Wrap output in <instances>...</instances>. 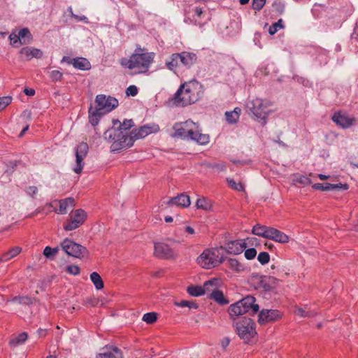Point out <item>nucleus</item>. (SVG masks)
Segmentation results:
<instances>
[{"label": "nucleus", "mask_w": 358, "mask_h": 358, "mask_svg": "<svg viewBox=\"0 0 358 358\" xmlns=\"http://www.w3.org/2000/svg\"><path fill=\"white\" fill-rule=\"evenodd\" d=\"M271 228L265 225L257 224L253 227L252 232L256 236L268 239Z\"/></svg>", "instance_id": "28"}, {"label": "nucleus", "mask_w": 358, "mask_h": 358, "mask_svg": "<svg viewBox=\"0 0 358 358\" xmlns=\"http://www.w3.org/2000/svg\"><path fill=\"white\" fill-rule=\"evenodd\" d=\"M208 296L222 305L227 304L228 303V301L224 299L222 292L218 289L215 292L210 293V295Z\"/></svg>", "instance_id": "38"}, {"label": "nucleus", "mask_w": 358, "mask_h": 358, "mask_svg": "<svg viewBox=\"0 0 358 358\" xmlns=\"http://www.w3.org/2000/svg\"><path fill=\"white\" fill-rule=\"evenodd\" d=\"M155 53L137 47L129 59H121L120 64L131 71V74L145 73L154 61Z\"/></svg>", "instance_id": "1"}, {"label": "nucleus", "mask_w": 358, "mask_h": 358, "mask_svg": "<svg viewBox=\"0 0 358 358\" xmlns=\"http://www.w3.org/2000/svg\"><path fill=\"white\" fill-rule=\"evenodd\" d=\"M229 343L230 340L229 338L227 337L222 338L220 341L221 346L224 349H225L229 345Z\"/></svg>", "instance_id": "61"}, {"label": "nucleus", "mask_w": 358, "mask_h": 358, "mask_svg": "<svg viewBox=\"0 0 358 358\" xmlns=\"http://www.w3.org/2000/svg\"><path fill=\"white\" fill-rule=\"evenodd\" d=\"M273 7L275 11L280 14H282L285 10V3L281 0H275L273 3Z\"/></svg>", "instance_id": "50"}, {"label": "nucleus", "mask_w": 358, "mask_h": 358, "mask_svg": "<svg viewBox=\"0 0 358 358\" xmlns=\"http://www.w3.org/2000/svg\"><path fill=\"white\" fill-rule=\"evenodd\" d=\"M196 206L198 209L209 210L212 207L211 201L205 197L197 199Z\"/></svg>", "instance_id": "37"}, {"label": "nucleus", "mask_w": 358, "mask_h": 358, "mask_svg": "<svg viewBox=\"0 0 358 358\" xmlns=\"http://www.w3.org/2000/svg\"><path fill=\"white\" fill-rule=\"evenodd\" d=\"M103 115V114H102V113H97L96 110L93 112L92 114H91V124L93 126L96 125L98 124L101 117Z\"/></svg>", "instance_id": "55"}, {"label": "nucleus", "mask_w": 358, "mask_h": 358, "mask_svg": "<svg viewBox=\"0 0 358 358\" xmlns=\"http://www.w3.org/2000/svg\"><path fill=\"white\" fill-rule=\"evenodd\" d=\"M97 113L106 114L118 106V101L114 97L106 96L104 94H99L96 98Z\"/></svg>", "instance_id": "7"}, {"label": "nucleus", "mask_w": 358, "mask_h": 358, "mask_svg": "<svg viewBox=\"0 0 358 358\" xmlns=\"http://www.w3.org/2000/svg\"><path fill=\"white\" fill-rule=\"evenodd\" d=\"M257 259L260 264L264 265L269 262L270 256L266 252H262L258 255Z\"/></svg>", "instance_id": "51"}, {"label": "nucleus", "mask_w": 358, "mask_h": 358, "mask_svg": "<svg viewBox=\"0 0 358 358\" xmlns=\"http://www.w3.org/2000/svg\"><path fill=\"white\" fill-rule=\"evenodd\" d=\"M59 250V249L58 247L52 248L51 247L46 246L43 250V254L46 258L52 259L55 257V255L58 253Z\"/></svg>", "instance_id": "42"}, {"label": "nucleus", "mask_w": 358, "mask_h": 358, "mask_svg": "<svg viewBox=\"0 0 358 358\" xmlns=\"http://www.w3.org/2000/svg\"><path fill=\"white\" fill-rule=\"evenodd\" d=\"M34 301H36V299H32L28 296H16L12 298L10 300H8L7 303L13 302L20 305L30 306L33 303Z\"/></svg>", "instance_id": "29"}, {"label": "nucleus", "mask_w": 358, "mask_h": 358, "mask_svg": "<svg viewBox=\"0 0 358 358\" xmlns=\"http://www.w3.org/2000/svg\"><path fill=\"white\" fill-rule=\"evenodd\" d=\"M50 77L52 81L60 80L62 78V73L57 70H54L50 72Z\"/></svg>", "instance_id": "56"}, {"label": "nucleus", "mask_w": 358, "mask_h": 358, "mask_svg": "<svg viewBox=\"0 0 358 358\" xmlns=\"http://www.w3.org/2000/svg\"><path fill=\"white\" fill-rule=\"evenodd\" d=\"M96 358H122L121 351L117 348H104Z\"/></svg>", "instance_id": "22"}, {"label": "nucleus", "mask_w": 358, "mask_h": 358, "mask_svg": "<svg viewBox=\"0 0 358 358\" xmlns=\"http://www.w3.org/2000/svg\"><path fill=\"white\" fill-rule=\"evenodd\" d=\"M240 301L231 304L229 308V314L232 320H236L239 315L246 313Z\"/></svg>", "instance_id": "23"}, {"label": "nucleus", "mask_w": 358, "mask_h": 358, "mask_svg": "<svg viewBox=\"0 0 358 358\" xmlns=\"http://www.w3.org/2000/svg\"><path fill=\"white\" fill-rule=\"evenodd\" d=\"M28 335L25 332H22L20 334L17 336H16L15 338L10 340V344L12 345H17L19 344H22L24 342L26 341L27 339Z\"/></svg>", "instance_id": "43"}, {"label": "nucleus", "mask_w": 358, "mask_h": 358, "mask_svg": "<svg viewBox=\"0 0 358 358\" xmlns=\"http://www.w3.org/2000/svg\"><path fill=\"white\" fill-rule=\"evenodd\" d=\"M72 60H73V59H71L69 57L64 56L62 59V62H67L69 64H72Z\"/></svg>", "instance_id": "64"}, {"label": "nucleus", "mask_w": 358, "mask_h": 358, "mask_svg": "<svg viewBox=\"0 0 358 358\" xmlns=\"http://www.w3.org/2000/svg\"><path fill=\"white\" fill-rule=\"evenodd\" d=\"M21 252V248L15 247L3 253L0 257V262H6L17 256Z\"/></svg>", "instance_id": "34"}, {"label": "nucleus", "mask_w": 358, "mask_h": 358, "mask_svg": "<svg viewBox=\"0 0 358 358\" xmlns=\"http://www.w3.org/2000/svg\"><path fill=\"white\" fill-rule=\"evenodd\" d=\"M220 280L217 278H212L206 281L203 285L204 294H209L215 292L219 287Z\"/></svg>", "instance_id": "27"}, {"label": "nucleus", "mask_w": 358, "mask_h": 358, "mask_svg": "<svg viewBox=\"0 0 358 358\" xmlns=\"http://www.w3.org/2000/svg\"><path fill=\"white\" fill-rule=\"evenodd\" d=\"M87 217V214L82 209H78L72 215L69 221L64 225V229L66 231H72L80 226Z\"/></svg>", "instance_id": "11"}, {"label": "nucleus", "mask_w": 358, "mask_h": 358, "mask_svg": "<svg viewBox=\"0 0 358 358\" xmlns=\"http://www.w3.org/2000/svg\"><path fill=\"white\" fill-rule=\"evenodd\" d=\"M242 303L243 308L246 313H250V314H255L259 311V305L255 303V298L251 295H248L245 298L239 300Z\"/></svg>", "instance_id": "17"}, {"label": "nucleus", "mask_w": 358, "mask_h": 358, "mask_svg": "<svg viewBox=\"0 0 358 358\" xmlns=\"http://www.w3.org/2000/svg\"><path fill=\"white\" fill-rule=\"evenodd\" d=\"M180 62L179 53L172 54L170 60L166 62V66L171 71H175Z\"/></svg>", "instance_id": "32"}, {"label": "nucleus", "mask_w": 358, "mask_h": 358, "mask_svg": "<svg viewBox=\"0 0 358 358\" xmlns=\"http://www.w3.org/2000/svg\"><path fill=\"white\" fill-rule=\"evenodd\" d=\"M282 28H283L282 20L280 19L278 22H275L269 27L268 33L271 35H273L278 31V29H282Z\"/></svg>", "instance_id": "49"}, {"label": "nucleus", "mask_w": 358, "mask_h": 358, "mask_svg": "<svg viewBox=\"0 0 358 358\" xmlns=\"http://www.w3.org/2000/svg\"><path fill=\"white\" fill-rule=\"evenodd\" d=\"M266 3V0H252V8L255 10L259 11L262 9Z\"/></svg>", "instance_id": "52"}, {"label": "nucleus", "mask_w": 358, "mask_h": 358, "mask_svg": "<svg viewBox=\"0 0 358 358\" xmlns=\"http://www.w3.org/2000/svg\"><path fill=\"white\" fill-rule=\"evenodd\" d=\"M155 255L161 259H169L174 256V252L167 244L156 243L155 244Z\"/></svg>", "instance_id": "16"}, {"label": "nucleus", "mask_w": 358, "mask_h": 358, "mask_svg": "<svg viewBox=\"0 0 358 358\" xmlns=\"http://www.w3.org/2000/svg\"><path fill=\"white\" fill-rule=\"evenodd\" d=\"M294 313L300 317H310L314 316L316 313L310 311H306L303 308L297 307L294 310Z\"/></svg>", "instance_id": "48"}, {"label": "nucleus", "mask_w": 358, "mask_h": 358, "mask_svg": "<svg viewBox=\"0 0 358 358\" xmlns=\"http://www.w3.org/2000/svg\"><path fill=\"white\" fill-rule=\"evenodd\" d=\"M279 282V280L274 277H266L263 280H262V283L263 287L266 290H271L275 288Z\"/></svg>", "instance_id": "31"}, {"label": "nucleus", "mask_w": 358, "mask_h": 358, "mask_svg": "<svg viewBox=\"0 0 358 358\" xmlns=\"http://www.w3.org/2000/svg\"><path fill=\"white\" fill-rule=\"evenodd\" d=\"M38 192V188L36 186H29L27 189V193L34 197V196Z\"/></svg>", "instance_id": "60"}, {"label": "nucleus", "mask_w": 358, "mask_h": 358, "mask_svg": "<svg viewBox=\"0 0 358 358\" xmlns=\"http://www.w3.org/2000/svg\"><path fill=\"white\" fill-rule=\"evenodd\" d=\"M227 182L229 187L234 190L244 191V187L241 182H236L233 178H227Z\"/></svg>", "instance_id": "47"}, {"label": "nucleus", "mask_w": 358, "mask_h": 358, "mask_svg": "<svg viewBox=\"0 0 358 358\" xmlns=\"http://www.w3.org/2000/svg\"><path fill=\"white\" fill-rule=\"evenodd\" d=\"M18 35L20 36V41L26 40V41H29V43L32 40L31 34L27 28H23L20 30Z\"/></svg>", "instance_id": "44"}, {"label": "nucleus", "mask_w": 358, "mask_h": 358, "mask_svg": "<svg viewBox=\"0 0 358 358\" xmlns=\"http://www.w3.org/2000/svg\"><path fill=\"white\" fill-rule=\"evenodd\" d=\"M59 208L57 211L59 214H66L69 209H72L75 206V200L72 197L58 201Z\"/></svg>", "instance_id": "26"}, {"label": "nucleus", "mask_w": 358, "mask_h": 358, "mask_svg": "<svg viewBox=\"0 0 358 358\" xmlns=\"http://www.w3.org/2000/svg\"><path fill=\"white\" fill-rule=\"evenodd\" d=\"M187 292L192 296H199L204 294L203 286L191 285L187 287Z\"/></svg>", "instance_id": "39"}, {"label": "nucleus", "mask_w": 358, "mask_h": 358, "mask_svg": "<svg viewBox=\"0 0 358 358\" xmlns=\"http://www.w3.org/2000/svg\"><path fill=\"white\" fill-rule=\"evenodd\" d=\"M233 326L240 338L245 343H248L257 335L255 323L249 317L241 318L234 322Z\"/></svg>", "instance_id": "6"}, {"label": "nucleus", "mask_w": 358, "mask_h": 358, "mask_svg": "<svg viewBox=\"0 0 358 358\" xmlns=\"http://www.w3.org/2000/svg\"><path fill=\"white\" fill-rule=\"evenodd\" d=\"M180 62H181L185 66L189 68L196 62V55L194 53L188 52H182L179 53Z\"/></svg>", "instance_id": "24"}, {"label": "nucleus", "mask_w": 358, "mask_h": 358, "mask_svg": "<svg viewBox=\"0 0 358 358\" xmlns=\"http://www.w3.org/2000/svg\"><path fill=\"white\" fill-rule=\"evenodd\" d=\"M229 267L236 271L240 272L244 270V265L241 263L238 259L234 258H229L227 259Z\"/></svg>", "instance_id": "35"}, {"label": "nucleus", "mask_w": 358, "mask_h": 358, "mask_svg": "<svg viewBox=\"0 0 358 358\" xmlns=\"http://www.w3.org/2000/svg\"><path fill=\"white\" fill-rule=\"evenodd\" d=\"M91 282L93 283L96 290H101L104 287L101 277L96 272L91 273Z\"/></svg>", "instance_id": "33"}, {"label": "nucleus", "mask_w": 358, "mask_h": 358, "mask_svg": "<svg viewBox=\"0 0 358 358\" xmlns=\"http://www.w3.org/2000/svg\"><path fill=\"white\" fill-rule=\"evenodd\" d=\"M194 128H195V123L191 120H187L184 122L176 123L173 126L175 132L172 136L189 139L191 135L194 134Z\"/></svg>", "instance_id": "9"}, {"label": "nucleus", "mask_w": 358, "mask_h": 358, "mask_svg": "<svg viewBox=\"0 0 358 358\" xmlns=\"http://www.w3.org/2000/svg\"><path fill=\"white\" fill-rule=\"evenodd\" d=\"M132 126L133 122L131 120H124L122 124L120 123V126L117 129H122L125 133H129L128 129H129Z\"/></svg>", "instance_id": "54"}, {"label": "nucleus", "mask_w": 358, "mask_h": 358, "mask_svg": "<svg viewBox=\"0 0 358 358\" xmlns=\"http://www.w3.org/2000/svg\"><path fill=\"white\" fill-rule=\"evenodd\" d=\"M130 137V134L113 127L104 132V138L110 143V150L113 152L132 146V138Z\"/></svg>", "instance_id": "3"}, {"label": "nucleus", "mask_w": 358, "mask_h": 358, "mask_svg": "<svg viewBox=\"0 0 358 358\" xmlns=\"http://www.w3.org/2000/svg\"><path fill=\"white\" fill-rule=\"evenodd\" d=\"M62 249L69 255L81 258L86 252L87 250L85 247L78 244L73 241L66 238L60 243Z\"/></svg>", "instance_id": "8"}, {"label": "nucleus", "mask_w": 358, "mask_h": 358, "mask_svg": "<svg viewBox=\"0 0 358 358\" xmlns=\"http://www.w3.org/2000/svg\"><path fill=\"white\" fill-rule=\"evenodd\" d=\"M331 119L337 125L343 129L350 127L355 122L354 117H350L348 115L340 112L335 113Z\"/></svg>", "instance_id": "15"}, {"label": "nucleus", "mask_w": 358, "mask_h": 358, "mask_svg": "<svg viewBox=\"0 0 358 358\" xmlns=\"http://www.w3.org/2000/svg\"><path fill=\"white\" fill-rule=\"evenodd\" d=\"M194 13L198 17H200L203 13L202 8L200 7H196L194 9Z\"/></svg>", "instance_id": "63"}, {"label": "nucleus", "mask_w": 358, "mask_h": 358, "mask_svg": "<svg viewBox=\"0 0 358 358\" xmlns=\"http://www.w3.org/2000/svg\"><path fill=\"white\" fill-rule=\"evenodd\" d=\"M138 94V88L136 85H130L126 90L127 96H135Z\"/></svg>", "instance_id": "58"}, {"label": "nucleus", "mask_w": 358, "mask_h": 358, "mask_svg": "<svg viewBox=\"0 0 358 358\" xmlns=\"http://www.w3.org/2000/svg\"><path fill=\"white\" fill-rule=\"evenodd\" d=\"M157 315L156 313L150 312L143 315L142 320L148 324H153L157 321Z\"/></svg>", "instance_id": "45"}, {"label": "nucleus", "mask_w": 358, "mask_h": 358, "mask_svg": "<svg viewBox=\"0 0 358 358\" xmlns=\"http://www.w3.org/2000/svg\"><path fill=\"white\" fill-rule=\"evenodd\" d=\"M194 134L191 135L189 139L195 141L201 145H206L209 142L210 137L208 134H201L198 129V126L195 124V128L193 129Z\"/></svg>", "instance_id": "25"}, {"label": "nucleus", "mask_w": 358, "mask_h": 358, "mask_svg": "<svg viewBox=\"0 0 358 358\" xmlns=\"http://www.w3.org/2000/svg\"><path fill=\"white\" fill-rule=\"evenodd\" d=\"M88 145L85 142H82L78 145L76 151V166L73 168L75 173H81L84 165L83 161L88 152Z\"/></svg>", "instance_id": "13"}, {"label": "nucleus", "mask_w": 358, "mask_h": 358, "mask_svg": "<svg viewBox=\"0 0 358 358\" xmlns=\"http://www.w3.org/2000/svg\"><path fill=\"white\" fill-rule=\"evenodd\" d=\"M9 38L10 41V44L16 48L20 46L21 45L29 43V41H26V40L20 41L18 34H16L15 33H11L9 36Z\"/></svg>", "instance_id": "41"}, {"label": "nucleus", "mask_w": 358, "mask_h": 358, "mask_svg": "<svg viewBox=\"0 0 358 358\" xmlns=\"http://www.w3.org/2000/svg\"><path fill=\"white\" fill-rule=\"evenodd\" d=\"M62 271L73 275H77L80 273V269L78 265L68 264L66 266H61Z\"/></svg>", "instance_id": "40"}, {"label": "nucleus", "mask_w": 358, "mask_h": 358, "mask_svg": "<svg viewBox=\"0 0 358 358\" xmlns=\"http://www.w3.org/2000/svg\"><path fill=\"white\" fill-rule=\"evenodd\" d=\"M241 109L240 108H235L233 111L226 112L225 116L227 121L230 124L236 123L239 119Z\"/></svg>", "instance_id": "30"}, {"label": "nucleus", "mask_w": 358, "mask_h": 358, "mask_svg": "<svg viewBox=\"0 0 358 358\" xmlns=\"http://www.w3.org/2000/svg\"><path fill=\"white\" fill-rule=\"evenodd\" d=\"M20 54L27 60H31L32 58L40 59L43 57V52L38 48L31 47H24L20 50Z\"/></svg>", "instance_id": "18"}, {"label": "nucleus", "mask_w": 358, "mask_h": 358, "mask_svg": "<svg viewBox=\"0 0 358 358\" xmlns=\"http://www.w3.org/2000/svg\"><path fill=\"white\" fill-rule=\"evenodd\" d=\"M159 130V127L156 124L143 125L138 129L132 130L130 132V138H132V145L136 140L145 138L149 134L157 133Z\"/></svg>", "instance_id": "10"}, {"label": "nucleus", "mask_w": 358, "mask_h": 358, "mask_svg": "<svg viewBox=\"0 0 358 358\" xmlns=\"http://www.w3.org/2000/svg\"><path fill=\"white\" fill-rule=\"evenodd\" d=\"M252 239L254 238H248L246 240H236L229 241L226 243L224 250L227 253L239 255L244 250V249L246 248L248 245L246 241H250Z\"/></svg>", "instance_id": "14"}, {"label": "nucleus", "mask_w": 358, "mask_h": 358, "mask_svg": "<svg viewBox=\"0 0 358 358\" xmlns=\"http://www.w3.org/2000/svg\"><path fill=\"white\" fill-rule=\"evenodd\" d=\"M174 305L179 306V307H188L189 308H194L196 309L198 308V306L196 303L191 301H181L180 302L176 301L174 302Z\"/></svg>", "instance_id": "46"}, {"label": "nucleus", "mask_w": 358, "mask_h": 358, "mask_svg": "<svg viewBox=\"0 0 358 358\" xmlns=\"http://www.w3.org/2000/svg\"><path fill=\"white\" fill-rule=\"evenodd\" d=\"M89 62L87 59L83 57H78L73 59L72 65L78 69L85 70L87 69Z\"/></svg>", "instance_id": "36"}, {"label": "nucleus", "mask_w": 358, "mask_h": 358, "mask_svg": "<svg viewBox=\"0 0 358 358\" xmlns=\"http://www.w3.org/2000/svg\"><path fill=\"white\" fill-rule=\"evenodd\" d=\"M312 187L314 189L317 190H322V191H329V190H338V189H348V184H342V183H338V184H330V183H315L314 184Z\"/></svg>", "instance_id": "19"}, {"label": "nucleus", "mask_w": 358, "mask_h": 358, "mask_svg": "<svg viewBox=\"0 0 358 358\" xmlns=\"http://www.w3.org/2000/svg\"><path fill=\"white\" fill-rule=\"evenodd\" d=\"M282 313L275 309H262L258 315V323L261 325L275 322L282 317Z\"/></svg>", "instance_id": "12"}, {"label": "nucleus", "mask_w": 358, "mask_h": 358, "mask_svg": "<svg viewBox=\"0 0 358 358\" xmlns=\"http://www.w3.org/2000/svg\"><path fill=\"white\" fill-rule=\"evenodd\" d=\"M268 239L280 243H288L289 240V236L287 234L273 227H271L270 229Z\"/></svg>", "instance_id": "20"}, {"label": "nucleus", "mask_w": 358, "mask_h": 358, "mask_svg": "<svg viewBox=\"0 0 358 358\" xmlns=\"http://www.w3.org/2000/svg\"><path fill=\"white\" fill-rule=\"evenodd\" d=\"M12 101V97L7 96L0 97V110L4 109L8 106Z\"/></svg>", "instance_id": "53"}, {"label": "nucleus", "mask_w": 358, "mask_h": 358, "mask_svg": "<svg viewBox=\"0 0 358 358\" xmlns=\"http://www.w3.org/2000/svg\"><path fill=\"white\" fill-rule=\"evenodd\" d=\"M295 180L300 184L306 185H310L311 183V180L309 178L304 176H301L298 177L297 178H296Z\"/></svg>", "instance_id": "59"}, {"label": "nucleus", "mask_w": 358, "mask_h": 358, "mask_svg": "<svg viewBox=\"0 0 358 358\" xmlns=\"http://www.w3.org/2000/svg\"><path fill=\"white\" fill-rule=\"evenodd\" d=\"M271 102L266 99L255 98L247 103L246 108L249 114L252 115L255 120H259L265 125L270 111L268 110Z\"/></svg>", "instance_id": "4"}, {"label": "nucleus", "mask_w": 358, "mask_h": 358, "mask_svg": "<svg viewBox=\"0 0 358 358\" xmlns=\"http://www.w3.org/2000/svg\"><path fill=\"white\" fill-rule=\"evenodd\" d=\"M224 260L222 253L217 248L206 249L196 259L197 264L206 269L216 267Z\"/></svg>", "instance_id": "5"}, {"label": "nucleus", "mask_w": 358, "mask_h": 358, "mask_svg": "<svg viewBox=\"0 0 358 358\" xmlns=\"http://www.w3.org/2000/svg\"><path fill=\"white\" fill-rule=\"evenodd\" d=\"M190 203V198L185 194H180L177 196L170 199L168 201L169 205H175L184 208L188 207Z\"/></svg>", "instance_id": "21"}, {"label": "nucleus", "mask_w": 358, "mask_h": 358, "mask_svg": "<svg viewBox=\"0 0 358 358\" xmlns=\"http://www.w3.org/2000/svg\"><path fill=\"white\" fill-rule=\"evenodd\" d=\"M203 87L196 80H191L180 85L175 94L174 103L178 106H185L195 103L203 94Z\"/></svg>", "instance_id": "2"}, {"label": "nucleus", "mask_w": 358, "mask_h": 358, "mask_svg": "<svg viewBox=\"0 0 358 358\" xmlns=\"http://www.w3.org/2000/svg\"><path fill=\"white\" fill-rule=\"evenodd\" d=\"M24 93L27 96H34L35 94V90L34 89H27L25 88L24 90Z\"/></svg>", "instance_id": "62"}, {"label": "nucleus", "mask_w": 358, "mask_h": 358, "mask_svg": "<svg viewBox=\"0 0 358 358\" xmlns=\"http://www.w3.org/2000/svg\"><path fill=\"white\" fill-rule=\"evenodd\" d=\"M244 255H245V257L247 259L251 260L255 257V256L257 255V251L255 248H249L245 251Z\"/></svg>", "instance_id": "57"}]
</instances>
